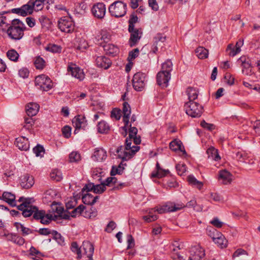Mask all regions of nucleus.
<instances>
[{
  "instance_id": "4be33fe9",
  "label": "nucleus",
  "mask_w": 260,
  "mask_h": 260,
  "mask_svg": "<svg viewBox=\"0 0 260 260\" xmlns=\"http://www.w3.org/2000/svg\"><path fill=\"white\" fill-rule=\"evenodd\" d=\"M20 185L24 188H29L34 184V178L28 174H25L20 177Z\"/></svg>"
},
{
  "instance_id": "0eeeda50",
  "label": "nucleus",
  "mask_w": 260,
  "mask_h": 260,
  "mask_svg": "<svg viewBox=\"0 0 260 260\" xmlns=\"http://www.w3.org/2000/svg\"><path fill=\"white\" fill-rule=\"evenodd\" d=\"M184 204L183 203L176 204L173 202H167L165 204L157 207L156 210L159 214H162L166 212H175L184 208Z\"/></svg>"
},
{
  "instance_id": "3c124183",
  "label": "nucleus",
  "mask_w": 260,
  "mask_h": 260,
  "mask_svg": "<svg viewBox=\"0 0 260 260\" xmlns=\"http://www.w3.org/2000/svg\"><path fill=\"white\" fill-rule=\"evenodd\" d=\"M153 209H152L151 210L149 211V215L143 216V219L145 222L149 223L155 221L157 219V216L153 214Z\"/></svg>"
},
{
  "instance_id": "7c9ffc66",
  "label": "nucleus",
  "mask_w": 260,
  "mask_h": 260,
  "mask_svg": "<svg viewBox=\"0 0 260 260\" xmlns=\"http://www.w3.org/2000/svg\"><path fill=\"white\" fill-rule=\"evenodd\" d=\"M104 51L107 54L115 55L118 52V48L112 44H105L103 45Z\"/></svg>"
},
{
  "instance_id": "bf43d9fd",
  "label": "nucleus",
  "mask_w": 260,
  "mask_h": 260,
  "mask_svg": "<svg viewBox=\"0 0 260 260\" xmlns=\"http://www.w3.org/2000/svg\"><path fill=\"white\" fill-rule=\"evenodd\" d=\"M139 54V50L138 48L133 49L129 52L127 60L129 61L133 60L138 56Z\"/></svg>"
},
{
  "instance_id": "a211bd4d",
  "label": "nucleus",
  "mask_w": 260,
  "mask_h": 260,
  "mask_svg": "<svg viewBox=\"0 0 260 260\" xmlns=\"http://www.w3.org/2000/svg\"><path fill=\"white\" fill-rule=\"evenodd\" d=\"M68 72H71L72 76L81 81L84 78V74L82 70L75 64H72L68 66Z\"/></svg>"
},
{
  "instance_id": "774afa93",
  "label": "nucleus",
  "mask_w": 260,
  "mask_h": 260,
  "mask_svg": "<svg viewBox=\"0 0 260 260\" xmlns=\"http://www.w3.org/2000/svg\"><path fill=\"white\" fill-rule=\"evenodd\" d=\"M62 133L65 138H69L71 134V127L68 125L64 126L62 128Z\"/></svg>"
},
{
  "instance_id": "f704fd0d",
  "label": "nucleus",
  "mask_w": 260,
  "mask_h": 260,
  "mask_svg": "<svg viewBox=\"0 0 260 260\" xmlns=\"http://www.w3.org/2000/svg\"><path fill=\"white\" fill-rule=\"evenodd\" d=\"M196 55L200 59H205L208 57L209 51L203 47H199L196 49Z\"/></svg>"
},
{
  "instance_id": "a878e982",
  "label": "nucleus",
  "mask_w": 260,
  "mask_h": 260,
  "mask_svg": "<svg viewBox=\"0 0 260 260\" xmlns=\"http://www.w3.org/2000/svg\"><path fill=\"white\" fill-rule=\"evenodd\" d=\"M29 10H30V7L26 4L23 5L21 8L13 9L12 12L22 16H26L27 15L31 14Z\"/></svg>"
},
{
  "instance_id": "052dcab7",
  "label": "nucleus",
  "mask_w": 260,
  "mask_h": 260,
  "mask_svg": "<svg viewBox=\"0 0 260 260\" xmlns=\"http://www.w3.org/2000/svg\"><path fill=\"white\" fill-rule=\"evenodd\" d=\"M102 170L100 168L94 169L92 171V176L94 179H98L101 181L102 177Z\"/></svg>"
},
{
  "instance_id": "58836bf2",
  "label": "nucleus",
  "mask_w": 260,
  "mask_h": 260,
  "mask_svg": "<svg viewBox=\"0 0 260 260\" xmlns=\"http://www.w3.org/2000/svg\"><path fill=\"white\" fill-rule=\"evenodd\" d=\"M7 56L10 60L14 62L17 61L19 57V54L14 49H11L8 51Z\"/></svg>"
},
{
  "instance_id": "13d9d810",
  "label": "nucleus",
  "mask_w": 260,
  "mask_h": 260,
  "mask_svg": "<svg viewBox=\"0 0 260 260\" xmlns=\"http://www.w3.org/2000/svg\"><path fill=\"white\" fill-rule=\"evenodd\" d=\"M226 51L229 52V55L231 56H234L240 51L237 50L232 44L228 45Z\"/></svg>"
},
{
  "instance_id": "c85d7f7f",
  "label": "nucleus",
  "mask_w": 260,
  "mask_h": 260,
  "mask_svg": "<svg viewBox=\"0 0 260 260\" xmlns=\"http://www.w3.org/2000/svg\"><path fill=\"white\" fill-rule=\"evenodd\" d=\"M169 147L173 151H176L180 150L182 152L183 154H186L184 147L182 146V143L180 141H178L177 140L172 141L170 143Z\"/></svg>"
},
{
  "instance_id": "09e8293b",
  "label": "nucleus",
  "mask_w": 260,
  "mask_h": 260,
  "mask_svg": "<svg viewBox=\"0 0 260 260\" xmlns=\"http://www.w3.org/2000/svg\"><path fill=\"white\" fill-rule=\"evenodd\" d=\"M214 242L217 244L221 248H224L227 246L228 241L225 238L224 236L222 235L221 237H219L216 240L214 241Z\"/></svg>"
},
{
  "instance_id": "393cba45",
  "label": "nucleus",
  "mask_w": 260,
  "mask_h": 260,
  "mask_svg": "<svg viewBox=\"0 0 260 260\" xmlns=\"http://www.w3.org/2000/svg\"><path fill=\"white\" fill-rule=\"evenodd\" d=\"M92 157L95 160L98 161H103L107 157V152L103 148H97L94 151Z\"/></svg>"
},
{
  "instance_id": "a18cd8bd",
  "label": "nucleus",
  "mask_w": 260,
  "mask_h": 260,
  "mask_svg": "<svg viewBox=\"0 0 260 260\" xmlns=\"http://www.w3.org/2000/svg\"><path fill=\"white\" fill-rule=\"evenodd\" d=\"M249 156L248 154L244 151H239L236 153V158L240 162H244L248 159Z\"/></svg>"
},
{
  "instance_id": "f257e3e1",
  "label": "nucleus",
  "mask_w": 260,
  "mask_h": 260,
  "mask_svg": "<svg viewBox=\"0 0 260 260\" xmlns=\"http://www.w3.org/2000/svg\"><path fill=\"white\" fill-rule=\"evenodd\" d=\"M26 29L24 24L19 19H14L7 30L8 36L13 40H19L24 35Z\"/></svg>"
},
{
  "instance_id": "4d7b16f0",
  "label": "nucleus",
  "mask_w": 260,
  "mask_h": 260,
  "mask_svg": "<svg viewBox=\"0 0 260 260\" xmlns=\"http://www.w3.org/2000/svg\"><path fill=\"white\" fill-rule=\"evenodd\" d=\"M81 159L80 153L76 151L71 152L69 155V160L71 162H78Z\"/></svg>"
},
{
  "instance_id": "680f3d73",
  "label": "nucleus",
  "mask_w": 260,
  "mask_h": 260,
  "mask_svg": "<svg viewBox=\"0 0 260 260\" xmlns=\"http://www.w3.org/2000/svg\"><path fill=\"white\" fill-rule=\"evenodd\" d=\"M138 133V129L136 127L131 126L129 129V135L128 138H127L125 140H129V142L132 143V138L137 136Z\"/></svg>"
},
{
  "instance_id": "49530a36",
  "label": "nucleus",
  "mask_w": 260,
  "mask_h": 260,
  "mask_svg": "<svg viewBox=\"0 0 260 260\" xmlns=\"http://www.w3.org/2000/svg\"><path fill=\"white\" fill-rule=\"evenodd\" d=\"M46 50L53 53H59L61 51V47L55 44H49L46 47Z\"/></svg>"
},
{
  "instance_id": "423d86ee",
  "label": "nucleus",
  "mask_w": 260,
  "mask_h": 260,
  "mask_svg": "<svg viewBox=\"0 0 260 260\" xmlns=\"http://www.w3.org/2000/svg\"><path fill=\"white\" fill-rule=\"evenodd\" d=\"M35 84L38 88L43 91H48L53 87L52 80L49 77L43 74L35 78Z\"/></svg>"
},
{
  "instance_id": "864d4df0",
  "label": "nucleus",
  "mask_w": 260,
  "mask_h": 260,
  "mask_svg": "<svg viewBox=\"0 0 260 260\" xmlns=\"http://www.w3.org/2000/svg\"><path fill=\"white\" fill-rule=\"evenodd\" d=\"M138 18L134 14H132L130 16L129 19L128 20V29L133 30L135 28V24L137 22Z\"/></svg>"
},
{
  "instance_id": "e433bc0d",
  "label": "nucleus",
  "mask_w": 260,
  "mask_h": 260,
  "mask_svg": "<svg viewBox=\"0 0 260 260\" xmlns=\"http://www.w3.org/2000/svg\"><path fill=\"white\" fill-rule=\"evenodd\" d=\"M82 215L87 218H92L96 216L98 212L95 208L91 207L88 210L83 211Z\"/></svg>"
},
{
  "instance_id": "ddd939ff",
  "label": "nucleus",
  "mask_w": 260,
  "mask_h": 260,
  "mask_svg": "<svg viewBox=\"0 0 260 260\" xmlns=\"http://www.w3.org/2000/svg\"><path fill=\"white\" fill-rule=\"evenodd\" d=\"M238 61L241 62V66L242 67V72L243 74L247 76H251L253 74L249 58H246L245 56H241L238 59Z\"/></svg>"
},
{
  "instance_id": "f3484780",
  "label": "nucleus",
  "mask_w": 260,
  "mask_h": 260,
  "mask_svg": "<svg viewBox=\"0 0 260 260\" xmlns=\"http://www.w3.org/2000/svg\"><path fill=\"white\" fill-rule=\"evenodd\" d=\"M49 0H30L27 4L30 7L29 11L31 14L33 12V10L36 11H39L43 9L45 3H49Z\"/></svg>"
},
{
  "instance_id": "1a4fd4ad",
  "label": "nucleus",
  "mask_w": 260,
  "mask_h": 260,
  "mask_svg": "<svg viewBox=\"0 0 260 260\" xmlns=\"http://www.w3.org/2000/svg\"><path fill=\"white\" fill-rule=\"evenodd\" d=\"M190 252V255L188 260H215L214 257L211 259L204 257L205 256V250L200 246H194L191 248Z\"/></svg>"
},
{
  "instance_id": "79ce46f5",
  "label": "nucleus",
  "mask_w": 260,
  "mask_h": 260,
  "mask_svg": "<svg viewBox=\"0 0 260 260\" xmlns=\"http://www.w3.org/2000/svg\"><path fill=\"white\" fill-rule=\"evenodd\" d=\"M32 209L34 210V212L33 213L32 215L33 219L36 220H40L43 218L45 213V211L44 210H40L36 206H35V207H33Z\"/></svg>"
},
{
  "instance_id": "5fc2aeb1",
  "label": "nucleus",
  "mask_w": 260,
  "mask_h": 260,
  "mask_svg": "<svg viewBox=\"0 0 260 260\" xmlns=\"http://www.w3.org/2000/svg\"><path fill=\"white\" fill-rule=\"evenodd\" d=\"M84 209L85 206L84 205H79L78 207L73 209L70 213L71 216L72 217H75L77 215L81 214Z\"/></svg>"
},
{
  "instance_id": "c756f323",
  "label": "nucleus",
  "mask_w": 260,
  "mask_h": 260,
  "mask_svg": "<svg viewBox=\"0 0 260 260\" xmlns=\"http://www.w3.org/2000/svg\"><path fill=\"white\" fill-rule=\"evenodd\" d=\"M206 153L208 155V158H210L211 160L218 161L221 159L220 156L218 153L217 149H215L213 147H210L207 150Z\"/></svg>"
},
{
  "instance_id": "cd10ccee",
  "label": "nucleus",
  "mask_w": 260,
  "mask_h": 260,
  "mask_svg": "<svg viewBox=\"0 0 260 260\" xmlns=\"http://www.w3.org/2000/svg\"><path fill=\"white\" fill-rule=\"evenodd\" d=\"M111 39V35L110 32L106 30H102L100 32V35L98 36V41H101L99 44L102 45V42L107 43L109 42Z\"/></svg>"
},
{
  "instance_id": "473e14b6",
  "label": "nucleus",
  "mask_w": 260,
  "mask_h": 260,
  "mask_svg": "<svg viewBox=\"0 0 260 260\" xmlns=\"http://www.w3.org/2000/svg\"><path fill=\"white\" fill-rule=\"evenodd\" d=\"M98 199V196L93 197L90 193H86L82 196V200L84 204L89 205H93Z\"/></svg>"
},
{
  "instance_id": "69168bd1",
  "label": "nucleus",
  "mask_w": 260,
  "mask_h": 260,
  "mask_svg": "<svg viewBox=\"0 0 260 260\" xmlns=\"http://www.w3.org/2000/svg\"><path fill=\"white\" fill-rule=\"evenodd\" d=\"M32 116H28L27 117L24 118L25 125L24 126L25 128L29 129L35 123V121L32 118Z\"/></svg>"
},
{
  "instance_id": "2f4dec72",
  "label": "nucleus",
  "mask_w": 260,
  "mask_h": 260,
  "mask_svg": "<svg viewBox=\"0 0 260 260\" xmlns=\"http://www.w3.org/2000/svg\"><path fill=\"white\" fill-rule=\"evenodd\" d=\"M97 129L99 133L106 134L109 132L110 127L105 121L102 120L98 123Z\"/></svg>"
},
{
  "instance_id": "6e6552de",
  "label": "nucleus",
  "mask_w": 260,
  "mask_h": 260,
  "mask_svg": "<svg viewBox=\"0 0 260 260\" xmlns=\"http://www.w3.org/2000/svg\"><path fill=\"white\" fill-rule=\"evenodd\" d=\"M146 75L141 72L136 73L133 79V86L136 91H142L145 85Z\"/></svg>"
},
{
  "instance_id": "c03bdc74",
  "label": "nucleus",
  "mask_w": 260,
  "mask_h": 260,
  "mask_svg": "<svg viewBox=\"0 0 260 260\" xmlns=\"http://www.w3.org/2000/svg\"><path fill=\"white\" fill-rule=\"evenodd\" d=\"M50 175L51 179L55 181H59L62 179L61 173L57 169L52 170Z\"/></svg>"
},
{
  "instance_id": "7ed1b4c3",
  "label": "nucleus",
  "mask_w": 260,
  "mask_h": 260,
  "mask_svg": "<svg viewBox=\"0 0 260 260\" xmlns=\"http://www.w3.org/2000/svg\"><path fill=\"white\" fill-rule=\"evenodd\" d=\"M186 113L192 118H199L202 115L204 108L199 103L190 101L186 102L184 105Z\"/></svg>"
},
{
  "instance_id": "412c9836",
  "label": "nucleus",
  "mask_w": 260,
  "mask_h": 260,
  "mask_svg": "<svg viewBox=\"0 0 260 260\" xmlns=\"http://www.w3.org/2000/svg\"><path fill=\"white\" fill-rule=\"evenodd\" d=\"M95 62L98 67L108 69L111 65L110 59L105 56H98L95 59Z\"/></svg>"
},
{
  "instance_id": "5701e85b",
  "label": "nucleus",
  "mask_w": 260,
  "mask_h": 260,
  "mask_svg": "<svg viewBox=\"0 0 260 260\" xmlns=\"http://www.w3.org/2000/svg\"><path fill=\"white\" fill-rule=\"evenodd\" d=\"M123 121L125 125L123 128L127 126L129 123V115L131 113V109L129 105L127 102H124L123 104L122 108Z\"/></svg>"
},
{
  "instance_id": "0e129e2a",
  "label": "nucleus",
  "mask_w": 260,
  "mask_h": 260,
  "mask_svg": "<svg viewBox=\"0 0 260 260\" xmlns=\"http://www.w3.org/2000/svg\"><path fill=\"white\" fill-rule=\"evenodd\" d=\"M29 72L26 68H22L18 71L19 76L22 78H26L28 77Z\"/></svg>"
},
{
  "instance_id": "2eb2a0df",
  "label": "nucleus",
  "mask_w": 260,
  "mask_h": 260,
  "mask_svg": "<svg viewBox=\"0 0 260 260\" xmlns=\"http://www.w3.org/2000/svg\"><path fill=\"white\" fill-rule=\"evenodd\" d=\"M83 254L85 255L88 258V260H93L92 255L94 252L93 245L89 241H84L81 246Z\"/></svg>"
},
{
  "instance_id": "b1692460",
  "label": "nucleus",
  "mask_w": 260,
  "mask_h": 260,
  "mask_svg": "<svg viewBox=\"0 0 260 260\" xmlns=\"http://www.w3.org/2000/svg\"><path fill=\"white\" fill-rule=\"evenodd\" d=\"M232 175L229 171L222 170L219 172V179L222 180L224 184H228L231 183L232 180Z\"/></svg>"
},
{
  "instance_id": "4c0bfd02",
  "label": "nucleus",
  "mask_w": 260,
  "mask_h": 260,
  "mask_svg": "<svg viewBox=\"0 0 260 260\" xmlns=\"http://www.w3.org/2000/svg\"><path fill=\"white\" fill-rule=\"evenodd\" d=\"M173 64L170 60H168L162 64L161 70L160 72H162L164 73L171 74V72L172 71Z\"/></svg>"
},
{
  "instance_id": "9b49d317",
  "label": "nucleus",
  "mask_w": 260,
  "mask_h": 260,
  "mask_svg": "<svg viewBox=\"0 0 260 260\" xmlns=\"http://www.w3.org/2000/svg\"><path fill=\"white\" fill-rule=\"evenodd\" d=\"M106 12V6L103 3H98L94 4L91 9L92 14L99 19H102L104 18Z\"/></svg>"
},
{
  "instance_id": "39448f33",
  "label": "nucleus",
  "mask_w": 260,
  "mask_h": 260,
  "mask_svg": "<svg viewBox=\"0 0 260 260\" xmlns=\"http://www.w3.org/2000/svg\"><path fill=\"white\" fill-rule=\"evenodd\" d=\"M129 141V140H125V147L124 148L120 146L117 148L116 150L118 157L121 158L123 161L130 159L135 155L131 150L132 143Z\"/></svg>"
},
{
  "instance_id": "e2e57ef3",
  "label": "nucleus",
  "mask_w": 260,
  "mask_h": 260,
  "mask_svg": "<svg viewBox=\"0 0 260 260\" xmlns=\"http://www.w3.org/2000/svg\"><path fill=\"white\" fill-rule=\"evenodd\" d=\"M111 116L117 120H119L121 117V110L117 108L113 109L111 111Z\"/></svg>"
},
{
  "instance_id": "6ab92c4d",
  "label": "nucleus",
  "mask_w": 260,
  "mask_h": 260,
  "mask_svg": "<svg viewBox=\"0 0 260 260\" xmlns=\"http://www.w3.org/2000/svg\"><path fill=\"white\" fill-rule=\"evenodd\" d=\"M15 145L19 149L22 151H27L29 148L28 139L23 136L16 138Z\"/></svg>"
},
{
  "instance_id": "37998d69",
  "label": "nucleus",
  "mask_w": 260,
  "mask_h": 260,
  "mask_svg": "<svg viewBox=\"0 0 260 260\" xmlns=\"http://www.w3.org/2000/svg\"><path fill=\"white\" fill-rule=\"evenodd\" d=\"M169 173V171L168 170H164L161 169V170H159V171H156V172H153L151 174V178H160L166 176Z\"/></svg>"
},
{
  "instance_id": "bb28decb",
  "label": "nucleus",
  "mask_w": 260,
  "mask_h": 260,
  "mask_svg": "<svg viewBox=\"0 0 260 260\" xmlns=\"http://www.w3.org/2000/svg\"><path fill=\"white\" fill-rule=\"evenodd\" d=\"M39 105L35 103H29L26 107V113L29 116H34L36 115L39 110Z\"/></svg>"
},
{
  "instance_id": "4468645a",
  "label": "nucleus",
  "mask_w": 260,
  "mask_h": 260,
  "mask_svg": "<svg viewBox=\"0 0 260 260\" xmlns=\"http://www.w3.org/2000/svg\"><path fill=\"white\" fill-rule=\"evenodd\" d=\"M166 41V36L164 34H157L153 38V52L155 53L158 51V47H162Z\"/></svg>"
},
{
  "instance_id": "9d476101",
  "label": "nucleus",
  "mask_w": 260,
  "mask_h": 260,
  "mask_svg": "<svg viewBox=\"0 0 260 260\" xmlns=\"http://www.w3.org/2000/svg\"><path fill=\"white\" fill-rule=\"evenodd\" d=\"M130 33L128 44L131 47L135 46L141 38L143 32L141 28H133V30L128 29Z\"/></svg>"
},
{
  "instance_id": "de8ad7c7",
  "label": "nucleus",
  "mask_w": 260,
  "mask_h": 260,
  "mask_svg": "<svg viewBox=\"0 0 260 260\" xmlns=\"http://www.w3.org/2000/svg\"><path fill=\"white\" fill-rule=\"evenodd\" d=\"M116 183H117V179L113 177H108L105 181L102 182V184H104L105 187L107 186L112 188Z\"/></svg>"
},
{
  "instance_id": "f03ea898",
  "label": "nucleus",
  "mask_w": 260,
  "mask_h": 260,
  "mask_svg": "<svg viewBox=\"0 0 260 260\" xmlns=\"http://www.w3.org/2000/svg\"><path fill=\"white\" fill-rule=\"evenodd\" d=\"M108 10L112 16L121 17L126 13L127 4L121 1H116L109 6Z\"/></svg>"
},
{
  "instance_id": "338daca9",
  "label": "nucleus",
  "mask_w": 260,
  "mask_h": 260,
  "mask_svg": "<svg viewBox=\"0 0 260 260\" xmlns=\"http://www.w3.org/2000/svg\"><path fill=\"white\" fill-rule=\"evenodd\" d=\"M176 169L178 174L182 176L186 171V166L184 164H177L176 166Z\"/></svg>"
},
{
  "instance_id": "6e6d98bb",
  "label": "nucleus",
  "mask_w": 260,
  "mask_h": 260,
  "mask_svg": "<svg viewBox=\"0 0 260 260\" xmlns=\"http://www.w3.org/2000/svg\"><path fill=\"white\" fill-rule=\"evenodd\" d=\"M33 152L36 156L42 157L45 152V150L42 146L38 144L33 148Z\"/></svg>"
},
{
  "instance_id": "c9c22d12",
  "label": "nucleus",
  "mask_w": 260,
  "mask_h": 260,
  "mask_svg": "<svg viewBox=\"0 0 260 260\" xmlns=\"http://www.w3.org/2000/svg\"><path fill=\"white\" fill-rule=\"evenodd\" d=\"M186 93L188 95L189 102L193 101L198 96V90L192 87H188L186 89Z\"/></svg>"
},
{
  "instance_id": "dca6fc26",
  "label": "nucleus",
  "mask_w": 260,
  "mask_h": 260,
  "mask_svg": "<svg viewBox=\"0 0 260 260\" xmlns=\"http://www.w3.org/2000/svg\"><path fill=\"white\" fill-rule=\"evenodd\" d=\"M171 79V74L164 73L162 72H159L156 76L157 83L158 85L162 88L167 87L168 85V82Z\"/></svg>"
},
{
  "instance_id": "603ef678",
  "label": "nucleus",
  "mask_w": 260,
  "mask_h": 260,
  "mask_svg": "<svg viewBox=\"0 0 260 260\" xmlns=\"http://www.w3.org/2000/svg\"><path fill=\"white\" fill-rule=\"evenodd\" d=\"M29 254L31 256H35V257H32V258L35 260H39L42 256L41 253L34 247H31L30 248Z\"/></svg>"
},
{
  "instance_id": "f8f14e48",
  "label": "nucleus",
  "mask_w": 260,
  "mask_h": 260,
  "mask_svg": "<svg viewBox=\"0 0 260 260\" xmlns=\"http://www.w3.org/2000/svg\"><path fill=\"white\" fill-rule=\"evenodd\" d=\"M74 126L75 127L74 133L76 134L80 129H84L87 125V120L83 115H79L76 116L72 120Z\"/></svg>"
},
{
  "instance_id": "20e7f679",
  "label": "nucleus",
  "mask_w": 260,
  "mask_h": 260,
  "mask_svg": "<svg viewBox=\"0 0 260 260\" xmlns=\"http://www.w3.org/2000/svg\"><path fill=\"white\" fill-rule=\"evenodd\" d=\"M58 27L62 32L72 33L75 29V24L70 16H64L58 20Z\"/></svg>"
},
{
  "instance_id": "aec40b11",
  "label": "nucleus",
  "mask_w": 260,
  "mask_h": 260,
  "mask_svg": "<svg viewBox=\"0 0 260 260\" xmlns=\"http://www.w3.org/2000/svg\"><path fill=\"white\" fill-rule=\"evenodd\" d=\"M0 198L1 200H3L12 207L17 206L15 195L10 192L4 191Z\"/></svg>"
},
{
  "instance_id": "a19ab883",
  "label": "nucleus",
  "mask_w": 260,
  "mask_h": 260,
  "mask_svg": "<svg viewBox=\"0 0 260 260\" xmlns=\"http://www.w3.org/2000/svg\"><path fill=\"white\" fill-rule=\"evenodd\" d=\"M34 65L36 69L42 70L45 66V61L43 58L40 56H37L34 61Z\"/></svg>"
},
{
  "instance_id": "ea45409f",
  "label": "nucleus",
  "mask_w": 260,
  "mask_h": 260,
  "mask_svg": "<svg viewBox=\"0 0 260 260\" xmlns=\"http://www.w3.org/2000/svg\"><path fill=\"white\" fill-rule=\"evenodd\" d=\"M71 249L72 252L76 253L77 254L78 259H80L82 257L81 247L79 248L76 242H73L72 243Z\"/></svg>"
},
{
  "instance_id": "72a5a7b5",
  "label": "nucleus",
  "mask_w": 260,
  "mask_h": 260,
  "mask_svg": "<svg viewBox=\"0 0 260 260\" xmlns=\"http://www.w3.org/2000/svg\"><path fill=\"white\" fill-rule=\"evenodd\" d=\"M142 1V0H128V3L130 7L133 9H135L139 6L137 12L139 13H142L145 11V7L141 5Z\"/></svg>"
},
{
  "instance_id": "8fccbe9b",
  "label": "nucleus",
  "mask_w": 260,
  "mask_h": 260,
  "mask_svg": "<svg viewBox=\"0 0 260 260\" xmlns=\"http://www.w3.org/2000/svg\"><path fill=\"white\" fill-rule=\"evenodd\" d=\"M33 207H35V206L31 205L30 204L27 205V207L22 212V215L25 217L33 215V213L34 212V210L32 209Z\"/></svg>"
}]
</instances>
